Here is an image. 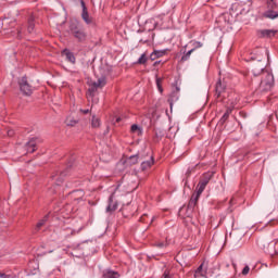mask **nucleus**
<instances>
[{"label": "nucleus", "instance_id": "1", "mask_svg": "<svg viewBox=\"0 0 278 278\" xmlns=\"http://www.w3.org/2000/svg\"><path fill=\"white\" fill-rule=\"evenodd\" d=\"M212 177H213V174L207 173V174H204L203 177L200 179V182L197 186V194H193L189 201V205H188L189 210H194V207L197 206V202L199 201V197L203 194V190H205V187L210 184V181L212 180Z\"/></svg>", "mask_w": 278, "mask_h": 278}, {"label": "nucleus", "instance_id": "2", "mask_svg": "<svg viewBox=\"0 0 278 278\" xmlns=\"http://www.w3.org/2000/svg\"><path fill=\"white\" fill-rule=\"evenodd\" d=\"M70 34L78 42H86V39L88 38V35L86 34V30H84V28H81V26H79L77 24H71L70 25Z\"/></svg>", "mask_w": 278, "mask_h": 278}, {"label": "nucleus", "instance_id": "3", "mask_svg": "<svg viewBox=\"0 0 278 278\" xmlns=\"http://www.w3.org/2000/svg\"><path fill=\"white\" fill-rule=\"evenodd\" d=\"M99 88H103V86L101 85V80L94 81L90 78L87 79L86 98L88 99V101H90V99H92L94 94H97Z\"/></svg>", "mask_w": 278, "mask_h": 278}, {"label": "nucleus", "instance_id": "4", "mask_svg": "<svg viewBox=\"0 0 278 278\" xmlns=\"http://www.w3.org/2000/svg\"><path fill=\"white\" fill-rule=\"evenodd\" d=\"M268 11L264 13L265 18H278V3L277 0H268L267 1Z\"/></svg>", "mask_w": 278, "mask_h": 278}, {"label": "nucleus", "instance_id": "5", "mask_svg": "<svg viewBox=\"0 0 278 278\" xmlns=\"http://www.w3.org/2000/svg\"><path fill=\"white\" fill-rule=\"evenodd\" d=\"M20 90L25 94L26 97H31L34 94V87L29 85L27 81V77H22L18 81Z\"/></svg>", "mask_w": 278, "mask_h": 278}, {"label": "nucleus", "instance_id": "6", "mask_svg": "<svg viewBox=\"0 0 278 278\" xmlns=\"http://www.w3.org/2000/svg\"><path fill=\"white\" fill-rule=\"evenodd\" d=\"M275 85V76L273 74L267 73L265 75V78L261 81V86L264 90H270L273 86Z\"/></svg>", "mask_w": 278, "mask_h": 278}, {"label": "nucleus", "instance_id": "7", "mask_svg": "<svg viewBox=\"0 0 278 278\" xmlns=\"http://www.w3.org/2000/svg\"><path fill=\"white\" fill-rule=\"evenodd\" d=\"M192 49L189 50L185 55H182L181 58V62H188V60H190V55H192V53H194V51H197V49H201V47H203V43H201V41H192Z\"/></svg>", "mask_w": 278, "mask_h": 278}, {"label": "nucleus", "instance_id": "8", "mask_svg": "<svg viewBox=\"0 0 278 278\" xmlns=\"http://www.w3.org/2000/svg\"><path fill=\"white\" fill-rule=\"evenodd\" d=\"M39 142H42V139L36 137V138H31L27 143V152L28 153H34L39 144Z\"/></svg>", "mask_w": 278, "mask_h": 278}, {"label": "nucleus", "instance_id": "9", "mask_svg": "<svg viewBox=\"0 0 278 278\" xmlns=\"http://www.w3.org/2000/svg\"><path fill=\"white\" fill-rule=\"evenodd\" d=\"M80 5L83 8L81 18L85 21L87 25L92 24V17L88 14V8L86 7V2L84 0H80Z\"/></svg>", "mask_w": 278, "mask_h": 278}, {"label": "nucleus", "instance_id": "10", "mask_svg": "<svg viewBox=\"0 0 278 278\" xmlns=\"http://www.w3.org/2000/svg\"><path fill=\"white\" fill-rule=\"evenodd\" d=\"M118 208V201L114 197V193L109 198V204L106 207V212H115Z\"/></svg>", "mask_w": 278, "mask_h": 278}, {"label": "nucleus", "instance_id": "11", "mask_svg": "<svg viewBox=\"0 0 278 278\" xmlns=\"http://www.w3.org/2000/svg\"><path fill=\"white\" fill-rule=\"evenodd\" d=\"M264 68H266V64L262 63V60H258V62L253 66V75L257 77V75H262L264 73Z\"/></svg>", "mask_w": 278, "mask_h": 278}, {"label": "nucleus", "instance_id": "12", "mask_svg": "<svg viewBox=\"0 0 278 278\" xmlns=\"http://www.w3.org/2000/svg\"><path fill=\"white\" fill-rule=\"evenodd\" d=\"M66 175H68V169H65L63 172H60V175H52V179H54V181H56V186H60V184L64 182V177H66Z\"/></svg>", "mask_w": 278, "mask_h": 278}, {"label": "nucleus", "instance_id": "13", "mask_svg": "<svg viewBox=\"0 0 278 278\" xmlns=\"http://www.w3.org/2000/svg\"><path fill=\"white\" fill-rule=\"evenodd\" d=\"M276 34L277 31L273 29L258 30L260 38H273V36H275Z\"/></svg>", "mask_w": 278, "mask_h": 278}, {"label": "nucleus", "instance_id": "14", "mask_svg": "<svg viewBox=\"0 0 278 278\" xmlns=\"http://www.w3.org/2000/svg\"><path fill=\"white\" fill-rule=\"evenodd\" d=\"M235 108H236V101L235 102H230V106L227 108L225 114L220 118V123H225V121H227V118H229V114H231V112H233Z\"/></svg>", "mask_w": 278, "mask_h": 278}, {"label": "nucleus", "instance_id": "15", "mask_svg": "<svg viewBox=\"0 0 278 278\" xmlns=\"http://www.w3.org/2000/svg\"><path fill=\"white\" fill-rule=\"evenodd\" d=\"M175 101H179V88H177V91L172 92V94L168 98L170 110H173V104L175 103Z\"/></svg>", "mask_w": 278, "mask_h": 278}, {"label": "nucleus", "instance_id": "16", "mask_svg": "<svg viewBox=\"0 0 278 278\" xmlns=\"http://www.w3.org/2000/svg\"><path fill=\"white\" fill-rule=\"evenodd\" d=\"M203 266H205V263H202L195 270L194 277H205L207 275V269H203Z\"/></svg>", "mask_w": 278, "mask_h": 278}, {"label": "nucleus", "instance_id": "17", "mask_svg": "<svg viewBox=\"0 0 278 278\" xmlns=\"http://www.w3.org/2000/svg\"><path fill=\"white\" fill-rule=\"evenodd\" d=\"M49 220V215H46L42 219H40L35 227V231L37 233V231H40L42 229V227H45V225L47 224V222Z\"/></svg>", "mask_w": 278, "mask_h": 278}, {"label": "nucleus", "instance_id": "18", "mask_svg": "<svg viewBox=\"0 0 278 278\" xmlns=\"http://www.w3.org/2000/svg\"><path fill=\"white\" fill-rule=\"evenodd\" d=\"M62 55H65L67 62L75 64V54H73V52H70L67 49H65L63 50Z\"/></svg>", "mask_w": 278, "mask_h": 278}, {"label": "nucleus", "instance_id": "19", "mask_svg": "<svg viewBox=\"0 0 278 278\" xmlns=\"http://www.w3.org/2000/svg\"><path fill=\"white\" fill-rule=\"evenodd\" d=\"M163 55H166V50H154L150 58L151 60H156V58H163Z\"/></svg>", "mask_w": 278, "mask_h": 278}, {"label": "nucleus", "instance_id": "20", "mask_svg": "<svg viewBox=\"0 0 278 278\" xmlns=\"http://www.w3.org/2000/svg\"><path fill=\"white\" fill-rule=\"evenodd\" d=\"M152 164H154L153 156H150L148 161L141 163V169L147 170L151 168Z\"/></svg>", "mask_w": 278, "mask_h": 278}, {"label": "nucleus", "instance_id": "21", "mask_svg": "<svg viewBox=\"0 0 278 278\" xmlns=\"http://www.w3.org/2000/svg\"><path fill=\"white\" fill-rule=\"evenodd\" d=\"M130 131L135 134L136 136H142V127L138 126V124H134L130 127Z\"/></svg>", "mask_w": 278, "mask_h": 278}, {"label": "nucleus", "instance_id": "22", "mask_svg": "<svg viewBox=\"0 0 278 278\" xmlns=\"http://www.w3.org/2000/svg\"><path fill=\"white\" fill-rule=\"evenodd\" d=\"M118 277H121V274H118V271L106 269L105 278H118Z\"/></svg>", "mask_w": 278, "mask_h": 278}, {"label": "nucleus", "instance_id": "23", "mask_svg": "<svg viewBox=\"0 0 278 278\" xmlns=\"http://www.w3.org/2000/svg\"><path fill=\"white\" fill-rule=\"evenodd\" d=\"M73 195L75 201H81V199H84V191L83 190L74 191Z\"/></svg>", "mask_w": 278, "mask_h": 278}, {"label": "nucleus", "instance_id": "24", "mask_svg": "<svg viewBox=\"0 0 278 278\" xmlns=\"http://www.w3.org/2000/svg\"><path fill=\"white\" fill-rule=\"evenodd\" d=\"M223 92H225V87L223 86V83L219 81L216 85V93L218 94V97H220Z\"/></svg>", "mask_w": 278, "mask_h": 278}, {"label": "nucleus", "instance_id": "25", "mask_svg": "<svg viewBox=\"0 0 278 278\" xmlns=\"http://www.w3.org/2000/svg\"><path fill=\"white\" fill-rule=\"evenodd\" d=\"M175 134H177V128L175 127H169L167 138H175Z\"/></svg>", "mask_w": 278, "mask_h": 278}, {"label": "nucleus", "instance_id": "26", "mask_svg": "<svg viewBox=\"0 0 278 278\" xmlns=\"http://www.w3.org/2000/svg\"><path fill=\"white\" fill-rule=\"evenodd\" d=\"M92 127L97 128L101 126V119L93 117L91 122Z\"/></svg>", "mask_w": 278, "mask_h": 278}, {"label": "nucleus", "instance_id": "27", "mask_svg": "<svg viewBox=\"0 0 278 278\" xmlns=\"http://www.w3.org/2000/svg\"><path fill=\"white\" fill-rule=\"evenodd\" d=\"M34 27H36V24L34 23V20L30 17L28 20V31H29V34H31Z\"/></svg>", "mask_w": 278, "mask_h": 278}, {"label": "nucleus", "instance_id": "28", "mask_svg": "<svg viewBox=\"0 0 278 278\" xmlns=\"http://www.w3.org/2000/svg\"><path fill=\"white\" fill-rule=\"evenodd\" d=\"M138 64H147V54L143 53L137 61Z\"/></svg>", "mask_w": 278, "mask_h": 278}, {"label": "nucleus", "instance_id": "29", "mask_svg": "<svg viewBox=\"0 0 278 278\" xmlns=\"http://www.w3.org/2000/svg\"><path fill=\"white\" fill-rule=\"evenodd\" d=\"M156 86H157L160 92L164 91V89H162V78H160L157 76H156Z\"/></svg>", "mask_w": 278, "mask_h": 278}, {"label": "nucleus", "instance_id": "30", "mask_svg": "<svg viewBox=\"0 0 278 278\" xmlns=\"http://www.w3.org/2000/svg\"><path fill=\"white\" fill-rule=\"evenodd\" d=\"M129 164H138V155H132L128 159Z\"/></svg>", "mask_w": 278, "mask_h": 278}, {"label": "nucleus", "instance_id": "31", "mask_svg": "<svg viewBox=\"0 0 278 278\" xmlns=\"http://www.w3.org/2000/svg\"><path fill=\"white\" fill-rule=\"evenodd\" d=\"M155 247H157L159 249H164V247H168L167 242H156Z\"/></svg>", "mask_w": 278, "mask_h": 278}, {"label": "nucleus", "instance_id": "32", "mask_svg": "<svg viewBox=\"0 0 278 278\" xmlns=\"http://www.w3.org/2000/svg\"><path fill=\"white\" fill-rule=\"evenodd\" d=\"M79 113H80V114H90V109H86V110L80 109V110H79Z\"/></svg>", "mask_w": 278, "mask_h": 278}, {"label": "nucleus", "instance_id": "33", "mask_svg": "<svg viewBox=\"0 0 278 278\" xmlns=\"http://www.w3.org/2000/svg\"><path fill=\"white\" fill-rule=\"evenodd\" d=\"M249 270H251V268L249 266H245L242 270V275H249Z\"/></svg>", "mask_w": 278, "mask_h": 278}, {"label": "nucleus", "instance_id": "34", "mask_svg": "<svg viewBox=\"0 0 278 278\" xmlns=\"http://www.w3.org/2000/svg\"><path fill=\"white\" fill-rule=\"evenodd\" d=\"M8 136L12 138V136H14V130H8Z\"/></svg>", "mask_w": 278, "mask_h": 278}, {"label": "nucleus", "instance_id": "35", "mask_svg": "<svg viewBox=\"0 0 278 278\" xmlns=\"http://www.w3.org/2000/svg\"><path fill=\"white\" fill-rule=\"evenodd\" d=\"M0 277H2V278H10V276H8L5 274H0Z\"/></svg>", "mask_w": 278, "mask_h": 278}, {"label": "nucleus", "instance_id": "36", "mask_svg": "<svg viewBox=\"0 0 278 278\" xmlns=\"http://www.w3.org/2000/svg\"><path fill=\"white\" fill-rule=\"evenodd\" d=\"M121 121V117H118L117 119H116V122L118 123Z\"/></svg>", "mask_w": 278, "mask_h": 278}, {"label": "nucleus", "instance_id": "37", "mask_svg": "<svg viewBox=\"0 0 278 278\" xmlns=\"http://www.w3.org/2000/svg\"><path fill=\"white\" fill-rule=\"evenodd\" d=\"M154 64L157 65V64H160V62H155Z\"/></svg>", "mask_w": 278, "mask_h": 278}]
</instances>
